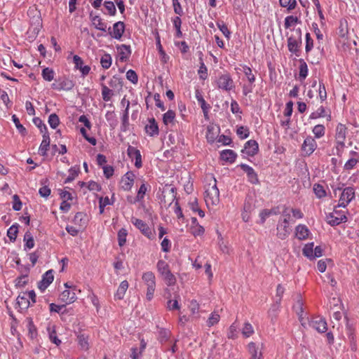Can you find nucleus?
Listing matches in <instances>:
<instances>
[{"label":"nucleus","mask_w":359,"mask_h":359,"mask_svg":"<svg viewBox=\"0 0 359 359\" xmlns=\"http://www.w3.org/2000/svg\"><path fill=\"white\" fill-rule=\"evenodd\" d=\"M156 268L168 286L174 285L176 283V278L170 271L168 263L161 259L157 262Z\"/></svg>","instance_id":"nucleus-1"},{"label":"nucleus","mask_w":359,"mask_h":359,"mask_svg":"<svg viewBox=\"0 0 359 359\" xmlns=\"http://www.w3.org/2000/svg\"><path fill=\"white\" fill-rule=\"evenodd\" d=\"M302 30L300 28L294 30V34L287 39V48L290 53L294 54L297 57L299 56V48L302 46Z\"/></svg>","instance_id":"nucleus-2"},{"label":"nucleus","mask_w":359,"mask_h":359,"mask_svg":"<svg viewBox=\"0 0 359 359\" xmlns=\"http://www.w3.org/2000/svg\"><path fill=\"white\" fill-rule=\"evenodd\" d=\"M347 128L342 123H339L336 128L335 140H336V154L341 156L345 147L344 141L346 140Z\"/></svg>","instance_id":"nucleus-3"},{"label":"nucleus","mask_w":359,"mask_h":359,"mask_svg":"<svg viewBox=\"0 0 359 359\" xmlns=\"http://www.w3.org/2000/svg\"><path fill=\"white\" fill-rule=\"evenodd\" d=\"M205 201L206 205H217L219 202V191L216 184V180L214 178V184L211 186L210 184L205 192Z\"/></svg>","instance_id":"nucleus-4"},{"label":"nucleus","mask_w":359,"mask_h":359,"mask_svg":"<svg viewBox=\"0 0 359 359\" xmlns=\"http://www.w3.org/2000/svg\"><path fill=\"white\" fill-rule=\"evenodd\" d=\"M144 283L147 287L146 297L150 301L153 297L156 289V278L154 273L151 271H147L143 273L142 277Z\"/></svg>","instance_id":"nucleus-5"},{"label":"nucleus","mask_w":359,"mask_h":359,"mask_svg":"<svg viewBox=\"0 0 359 359\" xmlns=\"http://www.w3.org/2000/svg\"><path fill=\"white\" fill-rule=\"evenodd\" d=\"M133 224L138 229L141 233L149 239H154L155 237V231L151 230L150 227L143 220L133 217L131 219Z\"/></svg>","instance_id":"nucleus-6"},{"label":"nucleus","mask_w":359,"mask_h":359,"mask_svg":"<svg viewBox=\"0 0 359 359\" xmlns=\"http://www.w3.org/2000/svg\"><path fill=\"white\" fill-rule=\"evenodd\" d=\"M291 229L289 226L287 218L280 219L277 225V236L281 240L285 239L290 233Z\"/></svg>","instance_id":"nucleus-7"},{"label":"nucleus","mask_w":359,"mask_h":359,"mask_svg":"<svg viewBox=\"0 0 359 359\" xmlns=\"http://www.w3.org/2000/svg\"><path fill=\"white\" fill-rule=\"evenodd\" d=\"M354 196L355 191L352 187H348L345 188L341 194L339 206L345 208Z\"/></svg>","instance_id":"nucleus-8"},{"label":"nucleus","mask_w":359,"mask_h":359,"mask_svg":"<svg viewBox=\"0 0 359 359\" xmlns=\"http://www.w3.org/2000/svg\"><path fill=\"white\" fill-rule=\"evenodd\" d=\"M125 31V24L123 22L118 21L114 24L113 29L108 28L109 34L116 39H121Z\"/></svg>","instance_id":"nucleus-9"},{"label":"nucleus","mask_w":359,"mask_h":359,"mask_svg":"<svg viewBox=\"0 0 359 359\" xmlns=\"http://www.w3.org/2000/svg\"><path fill=\"white\" fill-rule=\"evenodd\" d=\"M309 325L320 333L325 332L327 330L325 320L320 317L313 318L309 321Z\"/></svg>","instance_id":"nucleus-10"},{"label":"nucleus","mask_w":359,"mask_h":359,"mask_svg":"<svg viewBox=\"0 0 359 359\" xmlns=\"http://www.w3.org/2000/svg\"><path fill=\"white\" fill-rule=\"evenodd\" d=\"M327 223L331 226H337L342 222H346V217L344 214H341L338 212L337 210H334V212L330 213L327 217Z\"/></svg>","instance_id":"nucleus-11"},{"label":"nucleus","mask_w":359,"mask_h":359,"mask_svg":"<svg viewBox=\"0 0 359 359\" xmlns=\"http://www.w3.org/2000/svg\"><path fill=\"white\" fill-rule=\"evenodd\" d=\"M127 154L129 158H130L132 160H135V166L137 168H140L142 166V156L140 150L130 145L128 147Z\"/></svg>","instance_id":"nucleus-12"},{"label":"nucleus","mask_w":359,"mask_h":359,"mask_svg":"<svg viewBox=\"0 0 359 359\" xmlns=\"http://www.w3.org/2000/svg\"><path fill=\"white\" fill-rule=\"evenodd\" d=\"M316 140L311 136L307 137L302 144V151L308 156L311 155L316 149Z\"/></svg>","instance_id":"nucleus-13"},{"label":"nucleus","mask_w":359,"mask_h":359,"mask_svg":"<svg viewBox=\"0 0 359 359\" xmlns=\"http://www.w3.org/2000/svg\"><path fill=\"white\" fill-rule=\"evenodd\" d=\"M240 167L247 174L248 181L250 183L253 184L259 183L257 174L255 172V170L252 167L244 163L241 164Z\"/></svg>","instance_id":"nucleus-14"},{"label":"nucleus","mask_w":359,"mask_h":359,"mask_svg":"<svg viewBox=\"0 0 359 359\" xmlns=\"http://www.w3.org/2000/svg\"><path fill=\"white\" fill-rule=\"evenodd\" d=\"M54 276L53 270H48L42 276V280L39 283L38 287L41 291L45 290L53 281Z\"/></svg>","instance_id":"nucleus-15"},{"label":"nucleus","mask_w":359,"mask_h":359,"mask_svg":"<svg viewBox=\"0 0 359 359\" xmlns=\"http://www.w3.org/2000/svg\"><path fill=\"white\" fill-rule=\"evenodd\" d=\"M233 80L228 74L222 75L217 81V86L219 88L229 91L233 88Z\"/></svg>","instance_id":"nucleus-16"},{"label":"nucleus","mask_w":359,"mask_h":359,"mask_svg":"<svg viewBox=\"0 0 359 359\" xmlns=\"http://www.w3.org/2000/svg\"><path fill=\"white\" fill-rule=\"evenodd\" d=\"M135 175L133 172H127L121 179V187L124 191H130L134 184Z\"/></svg>","instance_id":"nucleus-17"},{"label":"nucleus","mask_w":359,"mask_h":359,"mask_svg":"<svg viewBox=\"0 0 359 359\" xmlns=\"http://www.w3.org/2000/svg\"><path fill=\"white\" fill-rule=\"evenodd\" d=\"M258 149V143L255 140H250L245 144L242 152L248 156H253L257 153Z\"/></svg>","instance_id":"nucleus-18"},{"label":"nucleus","mask_w":359,"mask_h":359,"mask_svg":"<svg viewBox=\"0 0 359 359\" xmlns=\"http://www.w3.org/2000/svg\"><path fill=\"white\" fill-rule=\"evenodd\" d=\"M116 49L119 54L120 61H127L131 54L130 46L125 44H121L116 46Z\"/></svg>","instance_id":"nucleus-19"},{"label":"nucleus","mask_w":359,"mask_h":359,"mask_svg":"<svg viewBox=\"0 0 359 359\" xmlns=\"http://www.w3.org/2000/svg\"><path fill=\"white\" fill-rule=\"evenodd\" d=\"M146 133L149 136H156L159 133L158 126L154 118L149 119V123L145 126Z\"/></svg>","instance_id":"nucleus-20"},{"label":"nucleus","mask_w":359,"mask_h":359,"mask_svg":"<svg viewBox=\"0 0 359 359\" xmlns=\"http://www.w3.org/2000/svg\"><path fill=\"white\" fill-rule=\"evenodd\" d=\"M75 67L79 69L83 76L89 74L90 67L88 65H83V60L78 55H74L73 57Z\"/></svg>","instance_id":"nucleus-21"},{"label":"nucleus","mask_w":359,"mask_h":359,"mask_svg":"<svg viewBox=\"0 0 359 359\" xmlns=\"http://www.w3.org/2000/svg\"><path fill=\"white\" fill-rule=\"evenodd\" d=\"M60 300L65 304H71L76 299V296L74 292L69 290H64L60 296Z\"/></svg>","instance_id":"nucleus-22"},{"label":"nucleus","mask_w":359,"mask_h":359,"mask_svg":"<svg viewBox=\"0 0 359 359\" xmlns=\"http://www.w3.org/2000/svg\"><path fill=\"white\" fill-rule=\"evenodd\" d=\"M90 17L91 19V21L93 22V25L95 26V27L97 29L106 32L107 30V24L103 22L101 18L99 15H93V13H91L90 14Z\"/></svg>","instance_id":"nucleus-23"},{"label":"nucleus","mask_w":359,"mask_h":359,"mask_svg":"<svg viewBox=\"0 0 359 359\" xmlns=\"http://www.w3.org/2000/svg\"><path fill=\"white\" fill-rule=\"evenodd\" d=\"M280 213V208L278 206L275 207L271 210L264 209L261 211L259 213V217L261 219V223L264 224L266 221V219L269 217L271 215H278Z\"/></svg>","instance_id":"nucleus-24"},{"label":"nucleus","mask_w":359,"mask_h":359,"mask_svg":"<svg viewBox=\"0 0 359 359\" xmlns=\"http://www.w3.org/2000/svg\"><path fill=\"white\" fill-rule=\"evenodd\" d=\"M237 154L231 149H225L221 151L220 158L227 162L233 163L236 158Z\"/></svg>","instance_id":"nucleus-25"},{"label":"nucleus","mask_w":359,"mask_h":359,"mask_svg":"<svg viewBox=\"0 0 359 359\" xmlns=\"http://www.w3.org/2000/svg\"><path fill=\"white\" fill-rule=\"evenodd\" d=\"M50 147V137L49 135H43V140L39 147V154L42 156H46Z\"/></svg>","instance_id":"nucleus-26"},{"label":"nucleus","mask_w":359,"mask_h":359,"mask_svg":"<svg viewBox=\"0 0 359 359\" xmlns=\"http://www.w3.org/2000/svg\"><path fill=\"white\" fill-rule=\"evenodd\" d=\"M309 229L303 224H299L296 227V236L299 240H304L309 236Z\"/></svg>","instance_id":"nucleus-27"},{"label":"nucleus","mask_w":359,"mask_h":359,"mask_svg":"<svg viewBox=\"0 0 359 359\" xmlns=\"http://www.w3.org/2000/svg\"><path fill=\"white\" fill-rule=\"evenodd\" d=\"M128 288V283L127 280H123L114 294V297L116 299H122L124 297L125 293Z\"/></svg>","instance_id":"nucleus-28"},{"label":"nucleus","mask_w":359,"mask_h":359,"mask_svg":"<svg viewBox=\"0 0 359 359\" xmlns=\"http://www.w3.org/2000/svg\"><path fill=\"white\" fill-rule=\"evenodd\" d=\"M351 154L353 155V157L351 158L346 162L344 167L345 170L353 169L359 162V155L358 153L355 151H352Z\"/></svg>","instance_id":"nucleus-29"},{"label":"nucleus","mask_w":359,"mask_h":359,"mask_svg":"<svg viewBox=\"0 0 359 359\" xmlns=\"http://www.w3.org/2000/svg\"><path fill=\"white\" fill-rule=\"evenodd\" d=\"M74 86V84L72 81L65 79L60 81L57 86H55L54 88L61 90H72Z\"/></svg>","instance_id":"nucleus-30"},{"label":"nucleus","mask_w":359,"mask_h":359,"mask_svg":"<svg viewBox=\"0 0 359 359\" xmlns=\"http://www.w3.org/2000/svg\"><path fill=\"white\" fill-rule=\"evenodd\" d=\"M27 296L26 293L24 292L17 298V304L21 309H27L30 306V302Z\"/></svg>","instance_id":"nucleus-31"},{"label":"nucleus","mask_w":359,"mask_h":359,"mask_svg":"<svg viewBox=\"0 0 359 359\" xmlns=\"http://www.w3.org/2000/svg\"><path fill=\"white\" fill-rule=\"evenodd\" d=\"M24 241L25 243V250L27 249H32L34 246V241L33 236L32 235L31 232L29 231H26L24 236Z\"/></svg>","instance_id":"nucleus-32"},{"label":"nucleus","mask_w":359,"mask_h":359,"mask_svg":"<svg viewBox=\"0 0 359 359\" xmlns=\"http://www.w3.org/2000/svg\"><path fill=\"white\" fill-rule=\"evenodd\" d=\"M248 352L250 353V354L251 355V357L256 358H260V357L262 355V352L258 351L259 348L255 342H250L248 344Z\"/></svg>","instance_id":"nucleus-33"},{"label":"nucleus","mask_w":359,"mask_h":359,"mask_svg":"<svg viewBox=\"0 0 359 359\" xmlns=\"http://www.w3.org/2000/svg\"><path fill=\"white\" fill-rule=\"evenodd\" d=\"M147 191V187L146 184L143 183L140 186V187L137 191V194L136 197L134 198V201H130V203H135L137 202H140V201H142Z\"/></svg>","instance_id":"nucleus-34"},{"label":"nucleus","mask_w":359,"mask_h":359,"mask_svg":"<svg viewBox=\"0 0 359 359\" xmlns=\"http://www.w3.org/2000/svg\"><path fill=\"white\" fill-rule=\"evenodd\" d=\"M47 330H48V332L50 340L53 343H54L55 344H56L57 346L60 345L61 344V341L56 336V331H55V326L54 325H52V326L49 325L47 327Z\"/></svg>","instance_id":"nucleus-35"},{"label":"nucleus","mask_w":359,"mask_h":359,"mask_svg":"<svg viewBox=\"0 0 359 359\" xmlns=\"http://www.w3.org/2000/svg\"><path fill=\"white\" fill-rule=\"evenodd\" d=\"M300 65H299V79L301 80H304L308 75V67L305 61L302 59L299 60Z\"/></svg>","instance_id":"nucleus-36"},{"label":"nucleus","mask_w":359,"mask_h":359,"mask_svg":"<svg viewBox=\"0 0 359 359\" xmlns=\"http://www.w3.org/2000/svg\"><path fill=\"white\" fill-rule=\"evenodd\" d=\"M33 122L35 124V126L39 128L41 133L43 135H49L46 124L43 122V121L41 118L36 117L33 119Z\"/></svg>","instance_id":"nucleus-37"},{"label":"nucleus","mask_w":359,"mask_h":359,"mask_svg":"<svg viewBox=\"0 0 359 359\" xmlns=\"http://www.w3.org/2000/svg\"><path fill=\"white\" fill-rule=\"evenodd\" d=\"M18 232V224H13L7 231V236L11 241H15Z\"/></svg>","instance_id":"nucleus-38"},{"label":"nucleus","mask_w":359,"mask_h":359,"mask_svg":"<svg viewBox=\"0 0 359 359\" xmlns=\"http://www.w3.org/2000/svg\"><path fill=\"white\" fill-rule=\"evenodd\" d=\"M128 236V231L122 228L118 232V242L120 247L123 246L126 243V237Z\"/></svg>","instance_id":"nucleus-39"},{"label":"nucleus","mask_w":359,"mask_h":359,"mask_svg":"<svg viewBox=\"0 0 359 359\" xmlns=\"http://www.w3.org/2000/svg\"><path fill=\"white\" fill-rule=\"evenodd\" d=\"M253 333L254 329L252 325L248 322L245 323L242 328V334L243 337L245 338L250 337Z\"/></svg>","instance_id":"nucleus-40"},{"label":"nucleus","mask_w":359,"mask_h":359,"mask_svg":"<svg viewBox=\"0 0 359 359\" xmlns=\"http://www.w3.org/2000/svg\"><path fill=\"white\" fill-rule=\"evenodd\" d=\"M303 255L308 257L310 259H313V243H310L306 245L303 248Z\"/></svg>","instance_id":"nucleus-41"},{"label":"nucleus","mask_w":359,"mask_h":359,"mask_svg":"<svg viewBox=\"0 0 359 359\" xmlns=\"http://www.w3.org/2000/svg\"><path fill=\"white\" fill-rule=\"evenodd\" d=\"M102 86V99L108 102L110 100L111 97L113 95L112 90L109 89L107 86H105L104 83L101 84Z\"/></svg>","instance_id":"nucleus-42"},{"label":"nucleus","mask_w":359,"mask_h":359,"mask_svg":"<svg viewBox=\"0 0 359 359\" xmlns=\"http://www.w3.org/2000/svg\"><path fill=\"white\" fill-rule=\"evenodd\" d=\"M107 121L109 123L111 128H115L117 125V120L114 111H107L105 114Z\"/></svg>","instance_id":"nucleus-43"},{"label":"nucleus","mask_w":359,"mask_h":359,"mask_svg":"<svg viewBox=\"0 0 359 359\" xmlns=\"http://www.w3.org/2000/svg\"><path fill=\"white\" fill-rule=\"evenodd\" d=\"M175 117V113L172 110H168L163 114V121L165 125H168L174 121Z\"/></svg>","instance_id":"nucleus-44"},{"label":"nucleus","mask_w":359,"mask_h":359,"mask_svg":"<svg viewBox=\"0 0 359 359\" xmlns=\"http://www.w3.org/2000/svg\"><path fill=\"white\" fill-rule=\"evenodd\" d=\"M86 215L83 212H79L76 213L73 222L75 224L79 225L81 226H83L86 224Z\"/></svg>","instance_id":"nucleus-45"},{"label":"nucleus","mask_w":359,"mask_h":359,"mask_svg":"<svg viewBox=\"0 0 359 359\" xmlns=\"http://www.w3.org/2000/svg\"><path fill=\"white\" fill-rule=\"evenodd\" d=\"M168 197L169 198V205H171L172 203L175 200V188L172 187L168 191H163V199L165 203L166 202L165 198Z\"/></svg>","instance_id":"nucleus-46"},{"label":"nucleus","mask_w":359,"mask_h":359,"mask_svg":"<svg viewBox=\"0 0 359 359\" xmlns=\"http://www.w3.org/2000/svg\"><path fill=\"white\" fill-rule=\"evenodd\" d=\"M100 64L102 65V67L105 69H107L110 67V66L111 65V57L109 54H104L102 57H101V60H100Z\"/></svg>","instance_id":"nucleus-47"},{"label":"nucleus","mask_w":359,"mask_h":359,"mask_svg":"<svg viewBox=\"0 0 359 359\" xmlns=\"http://www.w3.org/2000/svg\"><path fill=\"white\" fill-rule=\"evenodd\" d=\"M297 22H299V19L297 17L293 15L287 16L285 19V28L289 29L290 27L294 25Z\"/></svg>","instance_id":"nucleus-48"},{"label":"nucleus","mask_w":359,"mask_h":359,"mask_svg":"<svg viewBox=\"0 0 359 359\" xmlns=\"http://www.w3.org/2000/svg\"><path fill=\"white\" fill-rule=\"evenodd\" d=\"M170 337V332L166 329H161L158 333V339L161 343L166 342Z\"/></svg>","instance_id":"nucleus-49"},{"label":"nucleus","mask_w":359,"mask_h":359,"mask_svg":"<svg viewBox=\"0 0 359 359\" xmlns=\"http://www.w3.org/2000/svg\"><path fill=\"white\" fill-rule=\"evenodd\" d=\"M313 191L316 196L319 198H321L325 196L326 195V192L325 190L324 189V187L319 184H315L313 185Z\"/></svg>","instance_id":"nucleus-50"},{"label":"nucleus","mask_w":359,"mask_h":359,"mask_svg":"<svg viewBox=\"0 0 359 359\" xmlns=\"http://www.w3.org/2000/svg\"><path fill=\"white\" fill-rule=\"evenodd\" d=\"M27 328L29 331V335L32 339H34L37 335L36 329L33 323L31 318H27Z\"/></svg>","instance_id":"nucleus-51"},{"label":"nucleus","mask_w":359,"mask_h":359,"mask_svg":"<svg viewBox=\"0 0 359 359\" xmlns=\"http://www.w3.org/2000/svg\"><path fill=\"white\" fill-rule=\"evenodd\" d=\"M42 76L44 80L51 81L54 78V72L48 67L44 68L42 71Z\"/></svg>","instance_id":"nucleus-52"},{"label":"nucleus","mask_w":359,"mask_h":359,"mask_svg":"<svg viewBox=\"0 0 359 359\" xmlns=\"http://www.w3.org/2000/svg\"><path fill=\"white\" fill-rule=\"evenodd\" d=\"M48 123L52 128H56L60 123L58 116L56 114H51L48 117Z\"/></svg>","instance_id":"nucleus-53"},{"label":"nucleus","mask_w":359,"mask_h":359,"mask_svg":"<svg viewBox=\"0 0 359 359\" xmlns=\"http://www.w3.org/2000/svg\"><path fill=\"white\" fill-rule=\"evenodd\" d=\"M313 133L316 138H320L325 135V127L323 125H316L313 128Z\"/></svg>","instance_id":"nucleus-54"},{"label":"nucleus","mask_w":359,"mask_h":359,"mask_svg":"<svg viewBox=\"0 0 359 359\" xmlns=\"http://www.w3.org/2000/svg\"><path fill=\"white\" fill-rule=\"evenodd\" d=\"M200 61L201 66L198 73L201 79H205L208 76V69L203 61L202 57H200Z\"/></svg>","instance_id":"nucleus-55"},{"label":"nucleus","mask_w":359,"mask_h":359,"mask_svg":"<svg viewBox=\"0 0 359 359\" xmlns=\"http://www.w3.org/2000/svg\"><path fill=\"white\" fill-rule=\"evenodd\" d=\"M282 7H287L289 11L292 10L297 5L296 0H279Z\"/></svg>","instance_id":"nucleus-56"},{"label":"nucleus","mask_w":359,"mask_h":359,"mask_svg":"<svg viewBox=\"0 0 359 359\" xmlns=\"http://www.w3.org/2000/svg\"><path fill=\"white\" fill-rule=\"evenodd\" d=\"M220 316L218 313L213 312L211 313L210 316L209 317L207 325L208 327L213 326L214 325L217 324L219 320Z\"/></svg>","instance_id":"nucleus-57"},{"label":"nucleus","mask_w":359,"mask_h":359,"mask_svg":"<svg viewBox=\"0 0 359 359\" xmlns=\"http://www.w3.org/2000/svg\"><path fill=\"white\" fill-rule=\"evenodd\" d=\"M12 120L14 122L15 125V127L17 128V129L18 130V131L22 134V135H25L27 131H26V129L20 123V120L19 118L17 117L16 115H13L12 116Z\"/></svg>","instance_id":"nucleus-58"},{"label":"nucleus","mask_w":359,"mask_h":359,"mask_svg":"<svg viewBox=\"0 0 359 359\" xmlns=\"http://www.w3.org/2000/svg\"><path fill=\"white\" fill-rule=\"evenodd\" d=\"M196 98L197 99L202 109L205 110L204 108H210V104L206 103L205 100L198 90H196Z\"/></svg>","instance_id":"nucleus-59"},{"label":"nucleus","mask_w":359,"mask_h":359,"mask_svg":"<svg viewBox=\"0 0 359 359\" xmlns=\"http://www.w3.org/2000/svg\"><path fill=\"white\" fill-rule=\"evenodd\" d=\"M243 69V71L245 75L246 76L248 80L249 81L250 83H252L255 81V77L252 72L251 68H250L248 66H244Z\"/></svg>","instance_id":"nucleus-60"},{"label":"nucleus","mask_w":359,"mask_h":359,"mask_svg":"<svg viewBox=\"0 0 359 359\" xmlns=\"http://www.w3.org/2000/svg\"><path fill=\"white\" fill-rule=\"evenodd\" d=\"M110 204V200L107 196H106L105 198L101 197L99 201L100 213L102 214L104 212L105 206Z\"/></svg>","instance_id":"nucleus-61"},{"label":"nucleus","mask_w":359,"mask_h":359,"mask_svg":"<svg viewBox=\"0 0 359 359\" xmlns=\"http://www.w3.org/2000/svg\"><path fill=\"white\" fill-rule=\"evenodd\" d=\"M27 274H23L15 280V286L18 287H24L27 283Z\"/></svg>","instance_id":"nucleus-62"},{"label":"nucleus","mask_w":359,"mask_h":359,"mask_svg":"<svg viewBox=\"0 0 359 359\" xmlns=\"http://www.w3.org/2000/svg\"><path fill=\"white\" fill-rule=\"evenodd\" d=\"M69 175L67 178L65 180V183H69L73 181L75 177L78 175L79 170V169H76L75 168H71L69 170Z\"/></svg>","instance_id":"nucleus-63"},{"label":"nucleus","mask_w":359,"mask_h":359,"mask_svg":"<svg viewBox=\"0 0 359 359\" xmlns=\"http://www.w3.org/2000/svg\"><path fill=\"white\" fill-rule=\"evenodd\" d=\"M126 78L134 84L137 83L138 81V77L136 72L132 69H129L126 72Z\"/></svg>","instance_id":"nucleus-64"}]
</instances>
